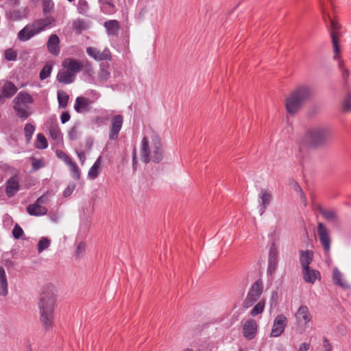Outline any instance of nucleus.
I'll return each instance as SVG.
<instances>
[{
    "label": "nucleus",
    "instance_id": "nucleus-24",
    "mask_svg": "<svg viewBox=\"0 0 351 351\" xmlns=\"http://www.w3.org/2000/svg\"><path fill=\"white\" fill-rule=\"evenodd\" d=\"M313 258V253L310 250L300 251V261L302 269H308Z\"/></svg>",
    "mask_w": 351,
    "mask_h": 351
},
{
    "label": "nucleus",
    "instance_id": "nucleus-61",
    "mask_svg": "<svg viewBox=\"0 0 351 351\" xmlns=\"http://www.w3.org/2000/svg\"><path fill=\"white\" fill-rule=\"evenodd\" d=\"M3 102H4L3 97L2 96L1 94H0V103L3 104Z\"/></svg>",
    "mask_w": 351,
    "mask_h": 351
},
{
    "label": "nucleus",
    "instance_id": "nucleus-16",
    "mask_svg": "<svg viewBox=\"0 0 351 351\" xmlns=\"http://www.w3.org/2000/svg\"><path fill=\"white\" fill-rule=\"evenodd\" d=\"M258 325L254 319L247 320L243 326V334L248 340L253 339L256 337Z\"/></svg>",
    "mask_w": 351,
    "mask_h": 351
},
{
    "label": "nucleus",
    "instance_id": "nucleus-55",
    "mask_svg": "<svg viewBox=\"0 0 351 351\" xmlns=\"http://www.w3.org/2000/svg\"><path fill=\"white\" fill-rule=\"evenodd\" d=\"M74 188H75V186L74 185H72V186H68V187L66 189H64V192H63V195L64 197H69L71 195V194L73 193V190H74Z\"/></svg>",
    "mask_w": 351,
    "mask_h": 351
},
{
    "label": "nucleus",
    "instance_id": "nucleus-36",
    "mask_svg": "<svg viewBox=\"0 0 351 351\" xmlns=\"http://www.w3.org/2000/svg\"><path fill=\"white\" fill-rule=\"evenodd\" d=\"M333 282L335 284L338 285L341 287H346V284L342 280V274L341 273L335 268L333 271Z\"/></svg>",
    "mask_w": 351,
    "mask_h": 351
},
{
    "label": "nucleus",
    "instance_id": "nucleus-19",
    "mask_svg": "<svg viewBox=\"0 0 351 351\" xmlns=\"http://www.w3.org/2000/svg\"><path fill=\"white\" fill-rule=\"evenodd\" d=\"M5 184V193L8 197H13L19 190V180L16 176L10 178Z\"/></svg>",
    "mask_w": 351,
    "mask_h": 351
},
{
    "label": "nucleus",
    "instance_id": "nucleus-11",
    "mask_svg": "<svg viewBox=\"0 0 351 351\" xmlns=\"http://www.w3.org/2000/svg\"><path fill=\"white\" fill-rule=\"evenodd\" d=\"M62 66L64 69L71 71L75 75L76 73L82 71L84 65L82 62L73 58H67L62 62Z\"/></svg>",
    "mask_w": 351,
    "mask_h": 351
},
{
    "label": "nucleus",
    "instance_id": "nucleus-48",
    "mask_svg": "<svg viewBox=\"0 0 351 351\" xmlns=\"http://www.w3.org/2000/svg\"><path fill=\"white\" fill-rule=\"evenodd\" d=\"M68 136L69 138L72 141L77 139L79 136L78 126L76 125H73L69 132Z\"/></svg>",
    "mask_w": 351,
    "mask_h": 351
},
{
    "label": "nucleus",
    "instance_id": "nucleus-35",
    "mask_svg": "<svg viewBox=\"0 0 351 351\" xmlns=\"http://www.w3.org/2000/svg\"><path fill=\"white\" fill-rule=\"evenodd\" d=\"M347 93L343 100V108L346 111L351 110V90H348V88H346Z\"/></svg>",
    "mask_w": 351,
    "mask_h": 351
},
{
    "label": "nucleus",
    "instance_id": "nucleus-54",
    "mask_svg": "<svg viewBox=\"0 0 351 351\" xmlns=\"http://www.w3.org/2000/svg\"><path fill=\"white\" fill-rule=\"evenodd\" d=\"M70 117H71L70 114L68 112H62V114H61V117H60V120H61L62 123L64 124L65 123L69 121V120L70 119Z\"/></svg>",
    "mask_w": 351,
    "mask_h": 351
},
{
    "label": "nucleus",
    "instance_id": "nucleus-2",
    "mask_svg": "<svg viewBox=\"0 0 351 351\" xmlns=\"http://www.w3.org/2000/svg\"><path fill=\"white\" fill-rule=\"evenodd\" d=\"M56 300L55 287L52 285L45 286L40 296L38 307L40 322L46 330L51 328L53 325Z\"/></svg>",
    "mask_w": 351,
    "mask_h": 351
},
{
    "label": "nucleus",
    "instance_id": "nucleus-50",
    "mask_svg": "<svg viewBox=\"0 0 351 351\" xmlns=\"http://www.w3.org/2000/svg\"><path fill=\"white\" fill-rule=\"evenodd\" d=\"M12 234L15 239H18L23 236V230L18 224H16L13 228Z\"/></svg>",
    "mask_w": 351,
    "mask_h": 351
},
{
    "label": "nucleus",
    "instance_id": "nucleus-57",
    "mask_svg": "<svg viewBox=\"0 0 351 351\" xmlns=\"http://www.w3.org/2000/svg\"><path fill=\"white\" fill-rule=\"evenodd\" d=\"M309 348V345L306 343H302L298 349V351H307Z\"/></svg>",
    "mask_w": 351,
    "mask_h": 351
},
{
    "label": "nucleus",
    "instance_id": "nucleus-46",
    "mask_svg": "<svg viewBox=\"0 0 351 351\" xmlns=\"http://www.w3.org/2000/svg\"><path fill=\"white\" fill-rule=\"evenodd\" d=\"M52 195H53V194H51L50 192L47 191V192L45 193L43 195L39 197L36 199V202H38V203L40 204L41 205L47 204L50 201V197Z\"/></svg>",
    "mask_w": 351,
    "mask_h": 351
},
{
    "label": "nucleus",
    "instance_id": "nucleus-20",
    "mask_svg": "<svg viewBox=\"0 0 351 351\" xmlns=\"http://www.w3.org/2000/svg\"><path fill=\"white\" fill-rule=\"evenodd\" d=\"M27 212L30 215L38 217L46 215L48 209L36 201L27 206Z\"/></svg>",
    "mask_w": 351,
    "mask_h": 351
},
{
    "label": "nucleus",
    "instance_id": "nucleus-56",
    "mask_svg": "<svg viewBox=\"0 0 351 351\" xmlns=\"http://www.w3.org/2000/svg\"><path fill=\"white\" fill-rule=\"evenodd\" d=\"M77 154L81 163L83 165L86 160L85 154L82 152H77Z\"/></svg>",
    "mask_w": 351,
    "mask_h": 351
},
{
    "label": "nucleus",
    "instance_id": "nucleus-37",
    "mask_svg": "<svg viewBox=\"0 0 351 351\" xmlns=\"http://www.w3.org/2000/svg\"><path fill=\"white\" fill-rule=\"evenodd\" d=\"M68 165L70 167L72 177L75 180H80V171L77 165L73 161L70 162Z\"/></svg>",
    "mask_w": 351,
    "mask_h": 351
},
{
    "label": "nucleus",
    "instance_id": "nucleus-25",
    "mask_svg": "<svg viewBox=\"0 0 351 351\" xmlns=\"http://www.w3.org/2000/svg\"><path fill=\"white\" fill-rule=\"evenodd\" d=\"M104 27L106 28L109 36H116L118 34L120 29L119 23L117 20H110L104 23Z\"/></svg>",
    "mask_w": 351,
    "mask_h": 351
},
{
    "label": "nucleus",
    "instance_id": "nucleus-34",
    "mask_svg": "<svg viewBox=\"0 0 351 351\" xmlns=\"http://www.w3.org/2000/svg\"><path fill=\"white\" fill-rule=\"evenodd\" d=\"M53 66L51 64H46L40 72V79L44 80L49 77L51 73Z\"/></svg>",
    "mask_w": 351,
    "mask_h": 351
},
{
    "label": "nucleus",
    "instance_id": "nucleus-40",
    "mask_svg": "<svg viewBox=\"0 0 351 351\" xmlns=\"http://www.w3.org/2000/svg\"><path fill=\"white\" fill-rule=\"evenodd\" d=\"M110 76V73L106 68H101L98 73V79L100 82H106Z\"/></svg>",
    "mask_w": 351,
    "mask_h": 351
},
{
    "label": "nucleus",
    "instance_id": "nucleus-53",
    "mask_svg": "<svg viewBox=\"0 0 351 351\" xmlns=\"http://www.w3.org/2000/svg\"><path fill=\"white\" fill-rule=\"evenodd\" d=\"M86 250V245L84 243H80L78 244L77 248H76V255L80 256L81 254H82Z\"/></svg>",
    "mask_w": 351,
    "mask_h": 351
},
{
    "label": "nucleus",
    "instance_id": "nucleus-22",
    "mask_svg": "<svg viewBox=\"0 0 351 351\" xmlns=\"http://www.w3.org/2000/svg\"><path fill=\"white\" fill-rule=\"evenodd\" d=\"M278 263V252L274 245H273L269 250V264L267 267V272L270 274H273L277 266Z\"/></svg>",
    "mask_w": 351,
    "mask_h": 351
},
{
    "label": "nucleus",
    "instance_id": "nucleus-59",
    "mask_svg": "<svg viewBox=\"0 0 351 351\" xmlns=\"http://www.w3.org/2000/svg\"><path fill=\"white\" fill-rule=\"evenodd\" d=\"M85 69L87 71V73H93V69H92V66H90V64H89L88 62H86V65H85Z\"/></svg>",
    "mask_w": 351,
    "mask_h": 351
},
{
    "label": "nucleus",
    "instance_id": "nucleus-4",
    "mask_svg": "<svg viewBox=\"0 0 351 351\" xmlns=\"http://www.w3.org/2000/svg\"><path fill=\"white\" fill-rule=\"evenodd\" d=\"M312 95L313 90L308 86L304 85L295 88L285 100V106L287 114L290 116L296 114Z\"/></svg>",
    "mask_w": 351,
    "mask_h": 351
},
{
    "label": "nucleus",
    "instance_id": "nucleus-6",
    "mask_svg": "<svg viewBox=\"0 0 351 351\" xmlns=\"http://www.w3.org/2000/svg\"><path fill=\"white\" fill-rule=\"evenodd\" d=\"M12 103L13 109L19 118L25 120L30 116V108L28 105L34 103V99L28 93L19 92L12 100Z\"/></svg>",
    "mask_w": 351,
    "mask_h": 351
},
{
    "label": "nucleus",
    "instance_id": "nucleus-41",
    "mask_svg": "<svg viewBox=\"0 0 351 351\" xmlns=\"http://www.w3.org/2000/svg\"><path fill=\"white\" fill-rule=\"evenodd\" d=\"M35 131V127L32 123H27L24 128V133L25 138L27 141L32 138V136Z\"/></svg>",
    "mask_w": 351,
    "mask_h": 351
},
{
    "label": "nucleus",
    "instance_id": "nucleus-30",
    "mask_svg": "<svg viewBox=\"0 0 351 351\" xmlns=\"http://www.w3.org/2000/svg\"><path fill=\"white\" fill-rule=\"evenodd\" d=\"M319 212L326 220L333 223L338 222V217L335 211L320 208Z\"/></svg>",
    "mask_w": 351,
    "mask_h": 351
},
{
    "label": "nucleus",
    "instance_id": "nucleus-27",
    "mask_svg": "<svg viewBox=\"0 0 351 351\" xmlns=\"http://www.w3.org/2000/svg\"><path fill=\"white\" fill-rule=\"evenodd\" d=\"M303 270L304 280L305 282L313 284L316 279L319 276V272L317 270L313 269L311 267Z\"/></svg>",
    "mask_w": 351,
    "mask_h": 351
},
{
    "label": "nucleus",
    "instance_id": "nucleus-62",
    "mask_svg": "<svg viewBox=\"0 0 351 351\" xmlns=\"http://www.w3.org/2000/svg\"><path fill=\"white\" fill-rule=\"evenodd\" d=\"M183 351H193V350L191 348H186V349H184Z\"/></svg>",
    "mask_w": 351,
    "mask_h": 351
},
{
    "label": "nucleus",
    "instance_id": "nucleus-38",
    "mask_svg": "<svg viewBox=\"0 0 351 351\" xmlns=\"http://www.w3.org/2000/svg\"><path fill=\"white\" fill-rule=\"evenodd\" d=\"M77 11L81 14H86L88 11V4L86 0H79L77 3Z\"/></svg>",
    "mask_w": 351,
    "mask_h": 351
},
{
    "label": "nucleus",
    "instance_id": "nucleus-42",
    "mask_svg": "<svg viewBox=\"0 0 351 351\" xmlns=\"http://www.w3.org/2000/svg\"><path fill=\"white\" fill-rule=\"evenodd\" d=\"M4 56L8 61H15L17 59L16 51L11 48L5 51Z\"/></svg>",
    "mask_w": 351,
    "mask_h": 351
},
{
    "label": "nucleus",
    "instance_id": "nucleus-51",
    "mask_svg": "<svg viewBox=\"0 0 351 351\" xmlns=\"http://www.w3.org/2000/svg\"><path fill=\"white\" fill-rule=\"evenodd\" d=\"M332 348V346L331 343L329 342L328 339L326 337H323V346H322V351H331Z\"/></svg>",
    "mask_w": 351,
    "mask_h": 351
},
{
    "label": "nucleus",
    "instance_id": "nucleus-1",
    "mask_svg": "<svg viewBox=\"0 0 351 351\" xmlns=\"http://www.w3.org/2000/svg\"><path fill=\"white\" fill-rule=\"evenodd\" d=\"M332 135L330 127L324 125L313 126L305 132L299 141V149H315L326 145Z\"/></svg>",
    "mask_w": 351,
    "mask_h": 351
},
{
    "label": "nucleus",
    "instance_id": "nucleus-58",
    "mask_svg": "<svg viewBox=\"0 0 351 351\" xmlns=\"http://www.w3.org/2000/svg\"><path fill=\"white\" fill-rule=\"evenodd\" d=\"M132 163L134 167H135L136 163H137V157H136V149H134L133 151V156H132Z\"/></svg>",
    "mask_w": 351,
    "mask_h": 351
},
{
    "label": "nucleus",
    "instance_id": "nucleus-7",
    "mask_svg": "<svg viewBox=\"0 0 351 351\" xmlns=\"http://www.w3.org/2000/svg\"><path fill=\"white\" fill-rule=\"evenodd\" d=\"M263 291V284L261 280L255 281L251 286L242 306L244 308L252 306L259 299Z\"/></svg>",
    "mask_w": 351,
    "mask_h": 351
},
{
    "label": "nucleus",
    "instance_id": "nucleus-28",
    "mask_svg": "<svg viewBox=\"0 0 351 351\" xmlns=\"http://www.w3.org/2000/svg\"><path fill=\"white\" fill-rule=\"evenodd\" d=\"M8 293V281L4 268L0 266V295L5 296Z\"/></svg>",
    "mask_w": 351,
    "mask_h": 351
},
{
    "label": "nucleus",
    "instance_id": "nucleus-43",
    "mask_svg": "<svg viewBox=\"0 0 351 351\" xmlns=\"http://www.w3.org/2000/svg\"><path fill=\"white\" fill-rule=\"evenodd\" d=\"M86 24L83 20L77 19L73 23V28L80 33L82 31L86 29Z\"/></svg>",
    "mask_w": 351,
    "mask_h": 351
},
{
    "label": "nucleus",
    "instance_id": "nucleus-31",
    "mask_svg": "<svg viewBox=\"0 0 351 351\" xmlns=\"http://www.w3.org/2000/svg\"><path fill=\"white\" fill-rule=\"evenodd\" d=\"M69 99V96L66 92L63 90L58 91V101L60 108H65L67 106Z\"/></svg>",
    "mask_w": 351,
    "mask_h": 351
},
{
    "label": "nucleus",
    "instance_id": "nucleus-5",
    "mask_svg": "<svg viewBox=\"0 0 351 351\" xmlns=\"http://www.w3.org/2000/svg\"><path fill=\"white\" fill-rule=\"evenodd\" d=\"M55 23L56 19L51 16L35 20L19 32L18 39L23 42L27 41L47 29L53 27Z\"/></svg>",
    "mask_w": 351,
    "mask_h": 351
},
{
    "label": "nucleus",
    "instance_id": "nucleus-15",
    "mask_svg": "<svg viewBox=\"0 0 351 351\" xmlns=\"http://www.w3.org/2000/svg\"><path fill=\"white\" fill-rule=\"evenodd\" d=\"M86 53L97 61L110 60L111 59V53L107 48L100 51L94 47H88Z\"/></svg>",
    "mask_w": 351,
    "mask_h": 351
},
{
    "label": "nucleus",
    "instance_id": "nucleus-8",
    "mask_svg": "<svg viewBox=\"0 0 351 351\" xmlns=\"http://www.w3.org/2000/svg\"><path fill=\"white\" fill-rule=\"evenodd\" d=\"M328 19L330 23V34L332 38L333 51L335 53V58H337L339 56V53L340 51L339 46V29L341 25L338 22L332 19L330 16H328Z\"/></svg>",
    "mask_w": 351,
    "mask_h": 351
},
{
    "label": "nucleus",
    "instance_id": "nucleus-13",
    "mask_svg": "<svg viewBox=\"0 0 351 351\" xmlns=\"http://www.w3.org/2000/svg\"><path fill=\"white\" fill-rule=\"evenodd\" d=\"M123 122V118L121 115L117 114L112 117L109 132V138L110 140H115L117 138L119 133L122 128Z\"/></svg>",
    "mask_w": 351,
    "mask_h": 351
},
{
    "label": "nucleus",
    "instance_id": "nucleus-12",
    "mask_svg": "<svg viewBox=\"0 0 351 351\" xmlns=\"http://www.w3.org/2000/svg\"><path fill=\"white\" fill-rule=\"evenodd\" d=\"M317 234L324 250L328 252L330 249V238L327 228L320 222L317 224Z\"/></svg>",
    "mask_w": 351,
    "mask_h": 351
},
{
    "label": "nucleus",
    "instance_id": "nucleus-45",
    "mask_svg": "<svg viewBox=\"0 0 351 351\" xmlns=\"http://www.w3.org/2000/svg\"><path fill=\"white\" fill-rule=\"evenodd\" d=\"M56 156L58 158L62 160L67 165L73 161L72 159L62 150L58 149L56 151Z\"/></svg>",
    "mask_w": 351,
    "mask_h": 351
},
{
    "label": "nucleus",
    "instance_id": "nucleus-3",
    "mask_svg": "<svg viewBox=\"0 0 351 351\" xmlns=\"http://www.w3.org/2000/svg\"><path fill=\"white\" fill-rule=\"evenodd\" d=\"M140 156L142 161L146 164L151 161L158 163L162 160L164 149L158 135L153 132L150 138L148 136L143 138Z\"/></svg>",
    "mask_w": 351,
    "mask_h": 351
},
{
    "label": "nucleus",
    "instance_id": "nucleus-29",
    "mask_svg": "<svg viewBox=\"0 0 351 351\" xmlns=\"http://www.w3.org/2000/svg\"><path fill=\"white\" fill-rule=\"evenodd\" d=\"M101 156H99L93 165L90 168L88 173V177L90 180H95L97 178L99 173V169L101 167Z\"/></svg>",
    "mask_w": 351,
    "mask_h": 351
},
{
    "label": "nucleus",
    "instance_id": "nucleus-9",
    "mask_svg": "<svg viewBox=\"0 0 351 351\" xmlns=\"http://www.w3.org/2000/svg\"><path fill=\"white\" fill-rule=\"evenodd\" d=\"M45 127L51 139L60 142L62 138V134L58 124L54 118H50L45 123Z\"/></svg>",
    "mask_w": 351,
    "mask_h": 351
},
{
    "label": "nucleus",
    "instance_id": "nucleus-32",
    "mask_svg": "<svg viewBox=\"0 0 351 351\" xmlns=\"http://www.w3.org/2000/svg\"><path fill=\"white\" fill-rule=\"evenodd\" d=\"M35 146L37 149H44L48 147V143L44 134L39 133L37 135Z\"/></svg>",
    "mask_w": 351,
    "mask_h": 351
},
{
    "label": "nucleus",
    "instance_id": "nucleus-49",
    "mask_svg": "<svg viewBox=\"0 0 351 351\" xmlns=\"http://www.w3.org/2000/svg\"><path fill=\"white\" fill-rule=\"evenodd\" d=\"M293 189L295 191L298 192L302 201L304 202V204L306 205V196H305L304 192L302 191L301 187L299 186V184L297 182L293 183Z\"/></svg>",
    "mask_w": 351,
    "mask_h": 351
},
{
    "label": "nucleus",
    "instance_id": "nucleus-21",
    "mask_svg": "<svg viewBox=\"0 0 351 351\" xmlns=\"http://www.w3.org/2000/svg\"><path fill=\"white\" fill-rule=\"evenodd\" d=\"M16 86L12 82L6 80L1 89V95L5 98L12 97L17 92Z\"/></svg>",
    "mask_w": 351,
    "mask_h": 351
},
{
    "label": "nucleus",
    "instance_id": "nucleus-17",
    "mask_svg": "<svg viewBox=\"0 0 351 351\" xmlns=\"http://www.w3.org/2000/svg\"><path fill=\"white\" fill-rule=\"evenodd\" d=\"M272 200V194L268 189H261L258 194V203L261 208V215H262L267 207L270 204Z\"/></svg>",
    "mask_w": 351,
    "mask_h": 351
},
{
    "label": "nucleus",
    "instance_id": "nucleus-10",
    "mask_svg": "<svg viewBox=\"0 0 351 351\" xmlns=\"http://www.w3.org/2000/svg\"><path fill=\"white\" fill-rule=\"evenodd\" d=\"M287 324V319L284 315L280 314L277 315L274 321L271 332L270 334L271 337H279L284 332Z\"/></svg>",
    "mask_w": 351,
    "mask_h": 351
},
{
    "label": "nucleus",
    "instance_id": "nucleus-44",
    "mask_svg": "<svg viewBox=\"0 0 351 351\" xmlns=\"http://www.w3.org/2000/svg\"><path fill=\"white\" fill-rule=\"evenodd\" d=\"M54 4L52 0H44L43 2V10L45 14L51 12L53 9Z\"/></svg>",
    "mask_w": 351,
    "mask_h": 351
},
{
    "label": "nucleus",
    "instance_id": "nucleus-47",
    "mask_svg": "<svg viewBox=\"0 0 351 351\" xmlns=\"http://www.w3.org/2000/svg\"><path fill=\"white\" fill-rule=\"evenodd\" d=\"M339 69H341V75H342V77L343 79L345 81V83H344V88H347L348 87V84H347V78L348 77L350 73H349V71L344 68V66L343 64V63H339Z\"/></svg>",
    "mask_w": 351,
    "mask_h": 351
},
{
    "label": "nucleus",
    "instance_id": "nucleus-60",
    "mask_svg": "<svg viewBox=\"0 0 351 351\" xmlns=\"http://www.w3.org/2000/svg\"><path fill=\"white\" fill-rule=\"evenodd\" d=\"M320 1V6H321V10H322V14H323V18H324V20H325V10H324V5L322 3V0H319Z\"/></svg>",
    "mask_w": 351,
    "mask_h": 351
},
{
    "label": "nucleus",
    "instance_id": "nucleus-18",
    "mask_svg": "<svg viewBox=\"0 0 351 351\" xmlns=\"http://www.w3.org/2000/svg\"><path fill=\"white\" fill-rule=\"evenodd\" d=\"M60 38L56 34L50 35L47 43L48 51L53 56H58L60 52Z\"/></svg>",
    "mask_w": 351,
    "mask_h": 351
},
{
    "label": "nucleus",
    "instance_id": "nucleus-52",
    "mask_svg": "<svg viewBox=\"0 0 351 351\" xmlns=\"http://www.w3.org/2000/svg\"><path fill=\"white\" fill-rule=\"evenodd\" d=\"M32 168L34 171H37L40 168L43 167L44 166L43 162L41 160H36L33 159L32 162Z\"/></svg>",
    "mask_w": 351,
    "mask_h": 351
},
{
    "label": "nucleus",
    "instance_id": "nucleus-23",
    "mask_svg": "<svg viewBox=\"0 0 351 351\" xmlns=\"http://www.w3.org/2000/svg\"><path fill=\"white\" fill-rule=\"evenodd\" d=\"M75 75L68 70H60L57 74V80L64 84H71L74 82Z\"/></svg>",
    "mask_w": 351,
    "mask_h": 351
},
{
    "label": "nucleus",
    "instance_id": "nucleus-39",
    "mask_svg": "<svg viewBox=\"0 0 351 351\" xmlns=\"http://www.w3.org/2000/svg\"><path fill=\"white\" fill-rule=\"evenodd\" d=\"M50 245V240L47 237H42L38 244V251L39 253L47 249Z\"/></svg>",
    "mask_w": 351,
    "mask_h": 351
},
{
    "label": "nucleus",
    "instance_id": "nucleus-14",
    "mask_svg": "<svg viewBox=\"0 0 351 351\" xmlns=\"http://www.w3.org/2000/svg\"><path fill=\"white\" fill-rule=\"evenodd\" d=\"M297 322L304 326L305 328L311 322L312 316L306 306L302 305L299 307L295 315Z\"/></svg>",
    "mask_w": 351,
    "mask_h": 351
},
{
    "label": "nucleus",
    "instance_id": "nucleus-33",
    "mask_svg": "<svg viewBox=\"0 0 351 351\" xmlns=\"http://www.w3.org/2000/svg\"><path fill=\"white\" fill-rule=\"evenodd\" d=\"M265 306V300H260L251 310L250 315L252 317H255L261 313H262L264 311Z\"/></svg>",
    "mask_w": 351,
    "mask_h": 351
},
{
    "label": "nucleus",
    "instance_id": "nucleus-26",
    "mask_svg": "<svg viewBox=\"0 0 351 351\" xmlns=\"http://www.w3.org/2000/svg\"><path fill=\"white\" fill-rule=\"evenodd\" d=\"M90 104L89 100L84 97H77L74 105V109L77 112H82L87 110Z\"/></svg>",
    "mask_w": 351,
    "mask_h": 351
}]
</instances>
